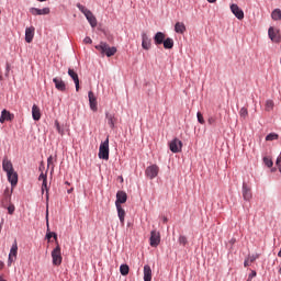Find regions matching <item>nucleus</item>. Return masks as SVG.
Wrapping results in <instances>:
<instances>
[{
	"label": "nucleus",
	"mask_w": 281,
	"mask_h": 281,
	"mask_svg": "<svg viewBox=\"0 0 281 281\" xmlns=\"http://www.w3.org/2000/svg\"><path fill=\"white\" fill-rule=\"evenodd\" d=\"M95 49H98L103 56H108V58H111V56H115L117 54V48L115 46H109V44L101 42L99 45L95 46Z\"/></svg>",
	"instance_id": "obj_1"
},
{
	"label": "nucleus",
	"mask_w": 281,
	"mask_h": 281,
	"mask_svg": "<svg viewBox=\"0 0 281 281\" xmlns=\"http://www.w3.org/2000/svg\"><path fill=\"white\" fill-rule=\"evenodd\" d=\"M77 8L78 10H80V12H82V14H85L91 27H95L98 25V20L95 19V15H93V13L89 9L80 3H77Z\"/></svg>",
	"instance_id": "obj_2"
},
{
	"label": "nucleus",
	"mask_w": 281,
	"mask_h": 281,
	"mask_svg": "<svg viewBox=\"0 0 281 281\" xmlns=\"http://www.w3.org/2000/svg\"><path fill=\"white\" fill-rule=\"evenodd\" d=\"M50 256L54 267H60L63 265V252L60 244H57V246L53 249Z\"/></svg>",
	"instance_id": "obj_3"
},
{
	"label": "nucleus",
	"mask_w": 281,
	"mask_h": 281,
	"mask_svg": "<svg viewBox=\"0 0 281 281\" xmlns=\"http://www.w3.org/2000/svg\"><path fill=\"white\" fill-rule=\"evenodd\" d=\"M99 159H104L105 161H109V137L100 144Z\"/></svg>",
	"instance_id": "obj_4"
},
{
	"label": "nucleus",
	"mask_w": 281,
	"mask_h": 281,
	"mask_svg": "<svg viewBox=\"0 0 281 281\" xmlns=\"http://www.w3.org/2000/svg\"><path fill=\"white\" fill-rule=\"evenodd\" d=\"M18 254H19V244H16V240H14L9 252V259H8L9 267L14 262V260H16Z\"/></svg>",
	"instance_id": "obj_5"
},
{
	"label": "nucleus",
	"mask_w": 281,
	"mask_h": 281,
	"mask_svg": "<svg viewBox=\"0 0 281 281\" xmlns=\"http://www.w3.org/2000/svg\"><path fill=\"white\" fill-rule=\"evenodd\" d=\"M159 243H161V233L151 231L149 237L150 247H159Z\"/></svg>",
	"instance_id": "obj_6"
},
{
	"label": "nucleus",
	"mask_w": 281,
	"mask_h": 281,
	"mask_svg": "<svg viewBox=\"0 0 281 281\" xmlns=\"http://www.w3.org/2000/svg\"><path fill=\"white\" fill-rule=\"evenodd\" d=\"M268 36L272 43H280L281 36H280V30L270 26L268 30Z\"/></svg>",
	"instance_id": "obj_7"
},
{
	"label": "nucleus",
	"mask_w": 281,
	"mask_h": 281,
	"mask_svg": "<svg viewBox=\"0 0 281 281\" xmlns=\"http://www.w3.org/2000/svg\"><path fill=\"white\" fill-rule=\"evenodd\" d=\"M145 175H146V177H148V179H155L157 177V175H159V166L151 165V166L147 167L145 170Z\"/></svg>",
	"instance_id": "obj_8"
},
{
	"label": "nucleus",
	"mask_w": 281,
	"mask_h": 281,
	"mask_svg": "<svg viewBox=\"0 0 281 281\" xmlns=\"http://www.w3.org/2000/svg\"><path fill=\"white\" fill-rule=\"evenodd\" d=\"M169 148L171 153H181V148H183V143L179 138H175L169 143Z\"/></svg>",
	"instance_id": "obj_9"
},
{
	"label": "nucleus",
	"mask_w": 281,
	"mask_h": 281,
	"mask_svg": "<svg viewBox=\"0 0 281 281\" xmlns=\"http://www.w3.org/2000/svg\"><path fill=\"white\" fill-rule=\"evenodd\" d=\"M231 11L239 21L245 19V12L243 9H240V7H238V4H231Z\"/></svg>",
	"instance_id": "obj_10"
},
{
	"label": "nucleus",
	"mask_w": 281,
	"mask_h": 281,
	"mask_svg": "<svg viewBox=\"0 0 281 281\" xmlns=\"http://www.w3.org/2000/svg\"><path fill=\"white\" fill-rule=\"evenodd\" d=\"M53 82H54L55 88L57 89V91H61L63 93H65V91H67V83L64 82L63 78L55 77L53 79Z\"/></svg>",
	"instance_id": "obj_11"
},
{
	"label": "nucleus",
	"mask_w": 281,
	"mask_h": 281,
	"mask_svg": "<svg viewBox=\"0 0 281 281\" xmlns=\"http://www.w3.org/2000/svg\"><path fill=\"white\" fill-rule=\"evenodd\" d=\"M14 120V114L8 110H2L0 116V124H5V122H12Z\"/></svg>",
	"instance_id": "obj_12"
},
{
	"label": "nucleus",
	"mask_w": 281,
	"mask_h": 281,
	"mask_svg": "<svg viewBox=\"0 0 281 281\" xmlns=\"http://www.w3.org/2000/svg\"><path fill=\"white\" fill-rule=\"evenodd\" d=\"M68 76H70V78L74 80L76 91H80V79L78 78V72H75L74 69L69 68Z\"/></svg>",
	"instance_id": "obj_13"
},
{
	"label": "nucleus",
	"mask_w": 281,
	"mask_h": 281,
	"mask_svg": "<svg viewBox=\"0 0 281 281\" xmlns=\"http://www.w3.org/2000/svg\"><path fill=\"white\" fill-rule=\"evenodd\" d=\"M30 12L31 14H33V16H42L45 14H49L50 10L49 8H44V9L31 8Z\"/></svg>",
	"instance_id": "obj_14"
},
{
	"label": "nucleus",
	"mask_w": 281,
	"mask_h": 281,
	"mask_svg": "<svg viewBox=\"0 0 281 281\" xmlns=\"http://www.w3.org/2000/svg\"><path fill=\"white\" fill-rule=\"evenodd\" d=\"M243 199L244 201H251L252 194H251V188L247 186V183H243Z\"/></svg>",
	"instance_id": "obj_15"
},
{
	"label": "nucleus",
	"mask_w": 281,
	"mask_h": 281,
	"mask_svg": "<svg viewBox=\"0 0 281 281\" xmlns=\"http://www.w3.org/2000/svg\"><path fill=\"white\" fill-rule=\"evenodd\" d=\"M127 200H128V195L126 194V192L117 191L115 205L116 206L122 205V203H126Z\"/></svg>",
	"instance_id": "obj_16"
},
{
	"label": "nucleus",
	"mask_w": 281,
	"mask_h": 281,
	"mask_svg": "<svg viewBox=\"0 0 281 281\" xmlns=\"http://www.w3.org/2000/svg\"><path fill=\"white\" fill-rule=\"evenodd\" d=\"M8 181L11 182L12 188L19 183V175L14 171H9L7 173Z\"/></svg>",
	"instance_id": "obj_17"
},
{
	"label": "nucleus",
	"mask_w": 281,
	"mask_h": 281,
	"mask_svg": "<svg viewBox=\"0 0 281 281\" xmlns=\"http://www.w3.org/2000/svg\"><path fill=\"white\" fill-rule=\"evenodd\" d=\"M89 102H90V109L92 111H98V100L95 99V94H93L92 91L88 93Z\"/></svg>",
	"instance_id": "obj_18"
},
{
	"label": "nucleus",
	"mask_w": 281,
	"mask_h": 281,
	"mask_svg": "<svg viewBox=\"0 0 281 281\" xmlns=\"http://www.w3.org/2000/svg\"><path fill=\"white\" fill-rule=\"evenodd\" d=\"M34 32H35L34 26H30V27L25 29V41H26V43H32V41H34Z\"/></svg>",
	"instance_id": "obj_19"
},
{
	"label": "nucleus",
	"mask_w": 281,
	"mask_h": 281,
	"mask_svg": "<svg viewBox=\"0 0 281 281\" xmlns=\"http://www.w3.org/2000/svg\"><path fill=\"white\" fill-rule=\"evenodd\" d=\"M2 168H3L4 172H7V173L14 171V167L12 166V161L8 160V158L3 159Z\"/></svg>",
	"instance_id": "obj_20"
},
{
	"label": "nucleus",
	"mask_w": 281,
	"mask_h": 281,
	"mask_svg": "<svg viewBox=\"0 0 281 281\" xmlns=\"http://www.w3.org/2000/svg\"><path fill=\"white\" fill-rule=\"evenodd\" d=\"M164 41H166V34H164L162 32H157L154 36L155 45H162Z\"/></svg>",
	"instance_id": "obj_21"
},
{
	"label": "nucleus",
	"mask_w": 281,
	"mask_h": 281,
	"mask_svg": "<svg viewBox=\"0 0 281 281\" xmlns=\"http://www.w3.org/2000/svg\"><path fill=\"white\" fill-rule=\"evenodd\" d=\"M150 38H148V35L146 33L142 34V47L143 49H150Z\"/></svg>",
	"instance_id": "obj_22"
},
{
	"label": "nucleus",
	"mask_w": 281,
	"mask_h": 281,
	"mask_svg": "<svg viewBox=\"0 0 281 281\" xmlns=\"http://www.w3.org/2000/svg\"><path fill=\"white\" fill-rule=\"evenodd\" d=\"M32 117L35 122H38L41 120V108L38 105L33 104L32 106Z\"/></svg>",
	"instance_id": "obj_23"
},
{
	"label": "nucleus",
	"mask_w": 281,
	"mask_h": 281,
	"mask_svg": "<svg viewBox=\"0 0 281 281\" xmlns=\"http://www.w3.org/2000/svg\"><path fill=\"white\" fill-rule=\"evenodd\" d=\"M46 227H47L46 238L49 243L54 237V232L49 231V211L48 210L46 211Z\"/></svg>",
	"instance_id": "obj_24"
},
{
	"label": "nucleus",
	"mask_w": 281,
	"mask_h": 281,
	"mask_svg": "<svg viewBox=\"0 0 281 281\" xmlns=\"http://www.w3.org/2000/svg\"><path fill=\"white\" fill-rule=\"evenodd\" d=\"M116 210H117V216H119L120 223L122 226H124V218L126 216V211L122 209V205H117Z\"/></svg>",
	"instance_id": "obj_25"
},
{
	"label": "nucleus",
	"mask_w": 281,
	"mask_h": 281,
	"mask_svg": "<svg viewBox=\"0 0 281 281\" xmlns=\"http://www.w3.org/2000/svg\"><path fill=\"white\" fill-rule=\"evenodd\" d=\"M153 280V270L150 266L144 267V281H151Z\"/></svg>",
	"instance_id": "obj_26"
},
{
	"label": "nucleus",
	"mask_w": 281,
	"mask_h": 281,
	"mask_svg": "<svg viewBox=\"0 0 281 281\" xmlns=\"http://www.w3.org/2000/svg\"><path fill=\"white\" fill-rule=\"evenodd\" d=\"M106 120H108V124L110 126V128H115V122H117V119H115V114H106L105 115Z\"/></svg>",
	"instance_id": "obj_27"
},
{
	"label": "nucleus",
	"mask_w": 281,
	"mask_h": 281,
	"mask_svg": "<svg viewBox=\"0 0 281 281\" xmlns=\"http://www.w3.org/2000/svg\"><path fill=\"white\" fill-rule=\"evenodd\" d=\"M175 32L177 34H183L186 32V24H183V22H177L175 25Z\"/></svg>",
	"instance_id": "obj_28"
},
{
	"label": "nucleus",
	"mask_w": 281,
	"mask_h": 281,
	"mask_svg": "<svg viewBox=\"0 0 281 281\" xmlns=\"http://www.w3.org/2000/svg\"><path fill=\"white\" fill-rule=\"evenodd\" d=\"M162 45L165 47V49H172V47H175V41L170 37H167L164 42Z\"/></svg>",
	"instance_id": "obj_29"
},
{
	"label": "nucleus",
	"mask_w": 281,
	"mask_h": 281,
	"mask_svg": "<svg viewBox=\"0 0 281 281\" xmlns=\"http://www.w3.org/2000/svg\"><path fill=\"white\" fill-rule=\"evenodd\" d=\"M271 18L273 19V21H281V10L274 9L271 13Z\"/></svg>",
	"instance_id": "obj_30"
},
{
	"label": "nucleus",
	"mask_w": 281,
	"mask_h": 281,
	"mask_svg": "<svg viewBox=\"0 0 281 281\" xmlns=\"http://www.w3.org/2000/svg\"><path fill=\"white\" fill-rule=\"evenodd\" d=\"M46 191V199L49 200V189L47 188V180L42 182V194H45Z\"/></svg>",
	"instance_id": "obj_31"
},
{
	"label": "nucleus",
	"mask_w": 281,
	"mask_h": 281,
	"mask_svg": "<svg viewBox=\"0 0 281 281\" xmlns=\"http://www.w3.org/2000/svg\"><path fill=\"white\" fill-rule=\"evenodd\" d=\"M178 243L179 245H182V247H186V245H188V237H186L184 235H180L178 238Z\"/></svg>",
	"instance_id": "obj_32"
},
{
	"label": "nucleus",
	"mask_w": 281,
	"mask_h": 281,
	"mask_svg": "<svg viewBox=\"0 0 281 281\" xmlns=\"http://www.w3.org/2000/svg\"><path fill=\"white\" fill-rule=\"evenodd\" d=\"M130 271L128 265H121L120 272L122 276H126Z\"/></svg>",
	"instance_id": "obj_33"
},
{
	"label": "nucleus",
	"mask_w": 281,
	"mask_h": 281,
	"mask_svg": "<svg viewBox=\"0 0 281 281\" xmlns=\"http://www.w3.org/2000/svg\"><path fill=\"white\" fill-rule=\"evenodd\" d=\"M274 103L272 100L266 101V111H273Z\"/></svg>",
	"instance_id": "obj_34"
},
{
	"label": "nucleus",
	"mask_w": 281,
	"mask_h": 281,
	"mask_svg": "<svg viewBox=\"0 0 281 281\" xmlns=\"http://www.w3.org/2000/svg\"><path fill=\"white\" fill-rule=\"evenodd\" d=\"M263 164L267 166V168H271L273 166V160L269 157H263Z\"/></svg>",
	"instance_id": "obj_35"
},
{
	"label": "nucleus",
	"mask_w": 281,
	"mask_h": 281,
	"mask_svg": "<svg viewBox=\"0 0 281 281\" xmlns=\"http://www.w3.org/2000/svg\"><path fill=\"white\" fill-rule=\"evenodd\" d=\"M276 139H278V134L271 133L266 136V142H273Z\"/></svg>",
	"instance_id": "obj_36"
},
{
	"label": "nucleus",
	"mask_w": 281,
	"mask_h": 281,
	"mask_svg": "<svg viewBox=\"0 0 281 281\" xmlns=\"http://www.w3.org/2000/svg\"><path fill=\"white\" fill-rule=\"evenodd\" d=\"M239 115H240V117L246 120L247 115H249V112L247 111V108H241L240 111H239Z\"/></svg>",
	"instance_id": "obj_37"
},
{
	"label": "nucleus",
	"mask_w": 281,
	"mask_h": 281,
	"mask_svg": "<svg viewBox=\"0 0 281 281\" xmlns=\"http://www.w3.org/2000/svg\"><path fill=\"white\" fill-rule=\"evenodd\" d=\"M55 126L59 135H65V130L60 127V123L58 121H55Z\"/></svg>",
	"instance_id": "obj_38"
},
{
	"label": "nucleus",
	"mask_w": 281,
	"mask_h": 281,
	"mask_svg": "<svg viewBox=\"0 0 281 281\" xmlns=\"http://www.w3.org/2000/svg\"><path fill=\"white\" fill-rule=\"evenodd\" d=\"M196 117L200 124H205V119H203V114L201 112L196 113Z\"/></svg>",
	"instance_id": "obj_39"
},
{
	"label": "nucleus",
	"mask_w": 281,
	"mask_h": 281,
	"mask_svg": "<svg viewBox=\"0 0 281 281\" xmlns=\"http://www.w3.org/2000/svg\"><path fill=\"white\" fill-rule=\"evenodd\" d=\"M52 166V170H54V157L49 156L47 158V168H49Z\"/></svg>",
	"instance_id": "obj_40"
},
{
	"label": "nucleus",
	"mask_w": 281,
	"mask_h": 281,
	"mask_svg": "<svg viewBox=\"0 0 281 281\" xmlns=\"http://www.w3.org/2000/svg\"><path fill=\"white\" fill-rule=\"evenodd\" d=\"M258 258H260V254H255V255L248 256V259L250 260V262H256V260H258Z\"/></svg>",
	"instance_id": "obj_41"
},
{
	"label": "nucleus",
	"mask_w": 281,
	"mask_h": 281,
	"mask_svg": "<svg viewBox=\"0 0 281 281\" xmlns=\"http://www.w3.org/2000/svg\"><path fill=\"white\" fill-rule=\"evenodd\" d=\"M10 199H11V198L3 196V199H2V205H3V207H8V205H10Z\"/></svg>",
	"instance_id": "obj_42"
},
{
	"label": "nucleus",
	"mask_w": 281,
	"mask_h": 281,
	"mask_svg": "<svg viewBox=\"0 0 281 281\" xmlns=\"http://www.w3.org/2000/svg\"><path fill=\"white\" fill-rule=\"evenodd\" d=\"M38 181H42V183L47 181V173L42 172L38 177Z\"/></svg>",
	"instance_id": "obj_43"
},
{
	"label": "nucleus",
	"mask_w": 281,
	"mask_h": 281,
	"mask_svg": "<svg viewBox=\"0 0 281 281\" xmlns=\"http://www.w3.org/2000/svg\"><path fill=\"white\" fill-rule=\"evenodd\" d=\"M7 209H8L9 214H14L15 207L13 204H10L9 206H7Z\"/></svg>",
	"instance_id": "obj_44"
},
{
	"label": "nucleus",
	"mask_w": 281,
	"mask_h": 281,
	"mask_svg": "<svg viewBox=\"0 0 281 281\" xmlns=\"http://www.w3.org/2000/svg\"><path fill=\"white\" fill-rule=\"evenodd\" d=\"M83 43H86V45H91L93 41L91 40V37H85Z\"/></svg>",
	"instance_id": "obj_45"
},
{
	"label": "nucleus",
	"mask_w": 281,
	"mask_h": 281,
	"mask_svg": "<svg viewBox=\"0 0 281 281\" xmlns=\"http://www.w3.org/2000/svg\"><path fill=\"white\" fill-rule=\"evenodd\" d=\"M207 123L212 126V124L216 123V119H214L213 116L209 117Z\"/></svg>",
	"instance_id": "obj_46"
},
{
	"label": "nucleus",
	"mask_w": 281,
	"mask_h": 281,
	"mask_svg": "<svg viewBox=\"0 0 281 281\" xmlns=\"http://www.w3.org/2000/svg\"><path fill=\"white\" fill-rule=\"evenodd\" d=\"M5 76H10V64L7 63V66H5Z\"/></svg>",
	"instance_id": "obj_47"
},
{
	"label": "nucleus",
	"mask_w": 281,
	"mask_h": 281,
	"mask_svg": "<svg viewBox=\"0 0 281 281\" xmlns=\"http://www.w3.org/2000/svg\"><path fill=\"white\" fill-rule=\"evenodd\" d=\"M3 196L11 198L10 189L4 190Z\"/></svg>",
	"instance_id": "obj_48"
},
{
	"label": "nucleus",
	"mask_w": 281,
	"mask_h": 281,
	"mask_svg": "<svg viewBox=\"0 0 281 281\" xmlns=\"http://www.w3.org/2000/svg\"><path fill=\"white\" fill-rule=\"evenodd\" d=\"M257 273L256 270H251V273L248 276V278L252 279L256 278Z\"/></svg>",
	"instance_id": "obj_49"
},
{
	"label": "nucleus",
	"mask_w": 281,
	"mask_h": 281,
	"mask_svg": "<svg viewBox=\"0 0 281 281\" xmlns=\"http://www.w3.org/2000/svg\"><path fill=\"white\" fill-rule=\"evenodd\" d=\"M53 238L56 243V247L58 246V235L56 233L53 234Z\"/></svg>",
	"instance_id": "obj_50"
},
{
	"label": "nucleus",
	"mask_w": 281,
	"mask_h": 281,
	"mask_svg": "<svg viewBox=\"0 0 281 281\" xmlns=\"http://www.w3.org/2000/svg\"><path fill=\"white\" fill-rule=\"evenodd\" d=\"M251 265L250 260L247 258L245 259L244 267H249Z\"/></svg>",
	"instance_id": "obj_51"
},
{
	"label": "nucleus",
	"mask_w": 281,
	"mask_h": 281,
	"mask_svg": "<svg viewBox=\"0 0 281 281\" xmlns=\"http://www.w3.org/2000/svg\"><path fill=\"white\" fill-rule=\"evenodd\" d=\"M162 222H164V223H168V217L164 216V217H162Z\"/></svg>",
	"instance_id": "obj_52"
},
{
	"label": "nucleus",
	"mask_w": 281,
	"mask_h": 281,
	"mask_svg": "<svg viewBox=\"0 0 281 281\" xmlns=\"http://www.w3.org/2000/svg\"><path fill=\"white\" fill-rule=\"evenodd\" d=\"M3 269V262L0 261V271Z\"/></svg>",
	"instance_id": "obj_53"
},
{
	"label": "nucleus",
	"mask_w": 281,
	"mask_h": 281,
	"mask_svg": "<svg viewBox=\"0 0 281 281\" xmlns=\"http://www.w3.org/2000/svg\"><path fill=\"white\" fill-rule=\"evenodd\" d=\"M209 3H216V0H207Z\"/></svg>",
	"instance_id": "obj_54"
},
{
	"label": "nucleus",
	"mask_w": 281,
	"mask_h": 281,
	"mask_svg": "<svg viewBox=\"0 0 281 281\" xmlns=\"http://www.w3.org/2000/svg\"><path fill=\"white\" fill-rule=\"evenodd\" d=\"M279 273H280V276H281V266H279Z\"/></svg>",
	"instance_id": "obj_55"
},
{
	"label": "nucleus",
	"mask_w": 281,
	"mask_h": 281,
	"mask_svg": "<svg viewBox=\"0 0 281 281\" xmlns=\"http://www.w3.org/2000/svg\"><path fill=\"white\" fill-rule=\"evenodd\" d=\"M252 279H250L249 277H248V279H247V281H251Z\"/></svg>",
	"instance_id": "obj_56"
},
{
	"label": "nucleus",
	"mask_w": 281,
	"mask_h": 281,
	"mask_svg": "<svg viewBox=\"0 0 281 281\" xmlns=\"http://www.w3.org/2000/svg\"><path fill=\"white\" fill-rule=\"evenodd\" d=\"M38 1L43 2V1H47V0H38Z\"/></svg>",
	"instance_id": "obj_57"
},
{
	"label": "nucleus",
	"mask_w": 281,
	"mask_h": 281,
	"mask_svg": "<svg viewBox=\"0 0 281 281\" xmlns=\"http://www.w3.org/2000/svg\"><path fill=\"white\" fill-rule=\"evenodd\" d=\"M66 186H69V183H68V182H66Z\"/></svg>",
	"instance_id": "obj_58"
},
{
	"label": "nucleus",
	"mask_w": 281,
	"mask_h": 281,
	"mask_svg": "<svg viewBox=\"0 0 281 281\" xmlns=\"http://www.w3.org/2000/svg\"><path fill=\"white\" fill-rule=\"evenodd\" d=\"M71 192V190H68V193H70Z\"/></svg>",
	"instance_id": "obj_59"
},
{
	"label": "nucleus",
	"mask_w": 281,
	"mask_h": 281,
	"mask_svg": "<svg viewBox=\"0 0 281 281\" xmlns=\"http://www.w3.org/2000/svg\"><path fill=\"white\" fill-rule=\"evenodd\" d=\"M0 232H1V225H0Z\"/></svg>",
	"instance_id": "obj_60"
}]
</instances>
